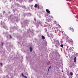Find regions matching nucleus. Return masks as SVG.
I'll return each mask as SVG.
<instances>
[{"mask_svg": "<svg viewBox=\"0 0 78 78\" xmlns=\"http://www.w3.org/2000/svg\"><path fill=\"white\" fill-rule=\"evenodd\" d=\"M2 45H3V43H2Z\"/></svg>", "mask_w": 78, "mask_h": 78, "instance_id": "obj_17", "label": "nucleus"}, {"mask_svg": "<svg viewBox=\"0 0 78 78\" xmlns=\"http://www.w3.org/2000/svg\"><path fill=\"white\" fill-rule=\"evenodd\" d=\"M69 42L70 43L71 45H72V44H73V41L71 39H70L69 40Z\"/></svg>", "mask_w": 78, "mask_h": 78, "instance_id": "obj_2", "label": "nucleus"}, {"mask_svg": "<svg viewBox=\"0 0 78 78\" xmlns=\"http://www.w3.org/2000/svg\"><path fill=\"white\" fill-rule=\"evenodd\" d=\"M30 52H31V51H32V48H31V47H30Z\"/></svg>", "mask_w": 78, "mask_h": 78, "instance_id": "obj_8", "label": "nucleus"}, {"mask_svg": "<svg viewBox=\"0 0 78 78\" xmlns=\"http://www.w3.org/2000/svg\"><path fill=\"white\" fill-rule=\"evenodd\" d=\"M41 38L43 40H44V39H45V37H44V35H42V36H41Z\"/></svg>", "mask_w": 78, "mask_h": 78, "instance_id": "obj_6", "label": "nucleus"}, {"mask_svg": "<svg viewBox=\"0 0 78 78\" xmlns=\"http://www.w3.org/2000/svg\"><path fill=\"white\" fill-rule=\"evenodd\" d=\"M57 32L58 33H62V31L60 29H58L57 30Z\"/></svg>", "mask_w": 78, "mask_h": 78, "instance_id": "obj_4", "label": "nucleus"}, {"mask_svg": "<svg viewBox=\"0 0 78 78\" xmlns=\"http://www.w3.org/2000/svg\"><path fill=\"white\" fill-rule=\"evenodd\" d=\"M70 75H71V76H73V73L72 72H70Z\"/></svg>", "mask_w": 78, "mask_h": 78, "instance_id": "obj_9", "label": "nucleus"}, {"mask_svg": "<svg viewBox=\"0 0 78 78\" xmlns=\"http://www.w3.org/2000/svg\"><path fill=\"white\" fill-rule=\"evenodd\" d=\"M5 11H4L3 12V14H5Z\"/></svg>", "mask_w": 78, "mask_h": 78, "instance_id": "obj_18", "label": "nucleus"}, {"mask_svg": "<svg viewBox=\"0 0 78 78\" xmlns=\"http://www.w3.org/2000/svg\"><path fill=\"white\" fill-rule=\"evenodd\" d=\"M63 46H64V45H63V44H61L60 45L61 47H63Z\"/></svg>", "mask_w": 78, "mask_h": 78, "instance_id": "obj_11", "label": "nucleus"}, {"mask_svg": "<svg viewBox=\"0 0 78 78\" xmlns=\"http://www.w3.org/2000/svg\"><path fill=\"white\" fill-rule=\"evenodd\" d=\"M0 65L1 66H3V65L2 64V63H0Z\"/></svg>", "mask_w": 78, "mask_h": 78, "instance_id": "obj_14", "label": "nucleus"}, {"mask_svg": "<svg viewBox=\"0 0 78 78\" xmlns=\"http://www.w3.org/2000/svg\"><path fill=\"white\" fill-rule=\"evenodd\" d=\"M51 36H53V35L51 34Z\"/></svg>", "mask_w": 78, "mask_h": 78, "instance_id": "obj_19", "label": "nucleus"}, {"mask_svg": "<svg viewBox=\"0 0 78 78\" xmlns=\"http://www.w3.org/2000/svg\"><path fill=\"white\" fill-rule=\"evenodd\" d=\"M69 30H71L73 32L74 31V29L73 28H72V27H71L69 28Z\"/></svg>", "mask_w": 78, "mask_h": 78, "instance_id": "obj_3", "label": "nucleus"}, {"mask_svg": "<svg viewBox=\"0 0 78 78\" xmlns=\"http://www.w3.org/2000/svg\"><path fill=\"white\" fill-rule=\"evenodd\" d=\"M46 11H47V12H48V13H50V11L49 10H48V9H46Z\"/></svg>", "mask_w": 78, "mask_h": 78, "instance_id": "obj_7", "label": "nucleus"}, {"mask_svg": "<svg viewBox=\"0 0 78 78\" xmlns=\"http://www.w3.org/2000/svg\"><path fill=\"white\" fill-rule=\"evenodd\" d=\"M21 75L22 76H23V77H24V76H25L23 75V73H21Z\"/></svg>", "mask_w": 78, "mask_h": 78, "instance_id": "obj_10", "label": "nucleus"}, {"mask_svg": "<svg viewBox=\"0 0 78 78\" xmlns=\"http://www.w3.org/2000/svg\"><path fill=\"white\" fill-rule=\"evenodd\" d=\"M74 62H76V57L74 58Z\"/></svg>", "mask_w": 78, "mask_h": 78, "instance_id": "obj_12", "label": "nucleus"}, {"mask_svg": "<svg viewBox=\"0 0 78 78\" xmlns=\"http://www.w3.org/2000/svg\"><path fill=\"white\" fill-rule=\"evenodd\" d=\"M66 1H68V0H66Z\"/></svg>", "mask_w": 78, "mask_h": 78, "instance_id": "obj_20", "label": "nucleus"}, {"mask_svg": "<svg viewBox=\"0 0 78 78\" xmlns=\"http://www.w3.org/2000/svg\"><path fill=\"white\" fill-rule=\"evenodd\" d=\"M34 7L35 8H36L37 7V8L39 9V5H37V4H35V5L34 6Z\"/></svg>", "mask_w": 78, "mask_h": 78, "instance_id": "obj_5", "label": "nucleus"}, {"mask_svg": "<svg viewBox=\"0 0 78 78\" xmlns=\"http://www.w3.org/2000/svg\"><path fill=\"white\" fill-rule=\"evenodd\" d=\"M55 45L56 47H58L59 45V41L57 40L55 42Z\"/></svg>", "mask_w": 78, "mask_h": 78, "instance_id": "obj_1", "label": "nucleus"}, {"mask_svg": "<svg viewBox=\"0 0 78 78\" xmlns=\"http://www.w3.org/2000/svg\"><path fill=\"white\" fill-rule=\"evenodd\" d=\"M9 37L10 39H12V37L11 35H9Z\"/></svg>", "mask_w": 78, "mask_h": 78, "instance_id": "obj_13", "label": "nucleus"}, {"mask_svg": "<svg viewBox=\"0 0 78 78\" xmlns=\"http://www.w3.org/2000/svg\"><path fill=\"white\" fill-rule=\"evenodd\" d=\"M24 78H27V77L25 76H24Z\"/></svg>", "mask_w": 78, "mask_h": 78, "instance_id": "obj_15", "label": "nucleus"}, {"mask_svg": "<svg viewBox=\"0 0 78 78\" xmlns=\"http://www.w3.org/2000/svg\"><path fill=\"white\" fill-rule=\"evenodd\" d=\"M51 67V66H50V67L48 69V71L49 70V69H50V68Z\"/></svg>", "mask_w": 78, "mask_h": 78, "instance_id": "obj_16", "label": "nucleus"}]
</instances>
